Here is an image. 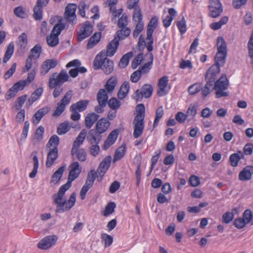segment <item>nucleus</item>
<instances>
[{
  "mask_svg": "<svg viewBox=\"0 0 253 253\" xmlns=\"http://www.w3.org/2000/svg\"><path fill=\"white\" fill-rule=\"evenodd\" d=\"M68 180L66 183L62 185L57 194L53 195L54 203L56 205L55 211L62 213L70 210L75 204L76 194L73 193L69 199L66 200L64 199L65 192L68 190L72 185V182L78 177L82 171V167L78 162H74L69 167Z\"/></svg>",
  "mask_w": 253,
  "mask_h": 253,
  "instance_id": "nucleus-1",
  "label": "nucleus"
},
{
  "mask_svg": "<svg viewBox=\"0 0 253 253\" xmlns=\"http://www.w3.org/2000/svg\"><path fill=\"white\" fill-rule=\"evenodd\" d=\"M137 114L133 121L134 125L133 136L139 137L143 133L144 128L145 106L143 104H139L136 106Z\"/></svg>",
  "mask_w": 253,
  "mask_h": 253,
  "instance_id": "nucleus-2",
  "label": "nucleus"
},
{
  "mask_svg": "<svg viewBox=\"0 0 253 253\" xmlns=\"http://www.w3.org/2000/svg\"><path fill=\"white\" fill-rule=\"evenodd\" d=\"M121 29L116 32L117 37H115L108 44L106 50L107 56L114 55L119 45L120 40H123L129 36L131 30L128 27L121 28Z\"/></svg>",
  "mask_w": 253,
  "mask_h": 253,
  "instance_id": "nucleus-3",
  "label": "nucleus"
},
{
  "mask_svg": "<svg viewBox=\"0 0 253 253\" xmlns=\"http://www.w3.org/2000/svg\"><path fill=\"white\" fill-rule=\"evenodd\" d=\"M93 66L96 70L102 68L106 74L109 75L113 71L114 63L105 56V53L100 52L95 57Z\"/></svg>",
  "mask_w": 253,
  "mask_h": 253,
  "instance_id": "nucleus-4",
  "label": "nucleus"
},
{
  "mask_svg": "<svg viewBox=\"0 0 253 253\" xmlns=\"http://www.w3.org/2000/svg\"><path fill=\"white\" fill-rule=\"evenodd\" d=\"M216 46L217 52L214 58L215 63L213 65L220 68L221 66L224 65L227 56L226 43L222 37H219L217 38Z\"/></svg>",
  "mask_w": 253,
  "mask_h": 253,
  "instance_id": "nucleus-5",
  "label": "nucleus"
},
{
  "mask_svg": "<svg viewBox=\"0 0 253 253\" xmlns=\"http://www.w3.org/2000/svg\"><path fill=\"white\" fill-rule=\"evenodd\" d=\"M212 89L215 90V96L217 98L228 96L229 93L225 90L229 85V81L226 74H222L220 78L213 83Z\"/></svg>",
  "mask_w": 253,
  "mask_h": 253,
  "instance_id": "nucleus-6",
  "label": "nucleus"
},
{
  "mask_svg": "<svg viewBox=\"0 0 253 253\" xmlns=\"http://www.w3.org/2000/svg\"><path fill=\"white\" fill-rule=\"evenodd\" d=\"M69 77L65 70H62L59 73H54L52 74L49 79V87L51 89L56 86H62V85L68 81Z\"/></svg>",
  "mask_w": 253,
  "mask_h": 253,
  "instance_id": "nucleus-7",
  "label": "nucleus"
},
{
  "mask_svg": "<svg viewBox=\"0 0 253 253\" xmlns=\"http://www.w3.org/2000/svg\"><path fill=\"white\" fill-rule=\"evenodd\" d=\"M65 27V24L61 23L56 24L53 27L50 35L46 37L47 43L49 46L54 47L58 44V36Z\"/></svg>",
  "mask_w": 253,
  "mask_h": 253,
  "instance_id": "nucleus-8",
  "label": "nucleus"
},
{
  "mask_svg": "<svg viewBox=\"0 0 253 253\" xmlns=\"http://www.w3.org/2000/svg\"><path fill=\"white\" fill-rule=\"evenodd\" d=\"M72 97V91L70 90L67 91L60 101L57 103L56 109L52 113L53 117H59L62 114L65 109L66 106L70 103Z\"/></svg>",
  "mask_w": 253,
  "mask_h": 253,
  "instance_id": "nucleus-9",
  "label": "nucleus"
},
{
  "mask_svg": "<svg viewBox=\"0 0 253 253\" xmlns=\"http://www.w3.org/2000/svg\"><path fill=\"white\" fill-rule=\"evenodd\" d=\"M153 91V87L150 84H144L141 89H137L133 98L136 102H140L143 98H148L150 97Z\"/></svg>",
  "mask_w": 253,
  "mask_h": 253,
  "instance_id": "nucleus-10",
  "label": "nucleus"
},
{
  "mask_svg": "<svg viewBox=\"0 0 253 253\" xmlns=\"http://www.w3.org/2000/svg\"><path fill=\"white\" fill-rule=\"evenodd\" d=\"M97 173H98L97 172L95 171L94 169H91L88 172L85 184L83 186L80 192V195L82 200L85 199L86 193L93 186Z\"/></svg>",
  "mask_w": 253,
  "mask_h": 253,
  "instance_id": "nucleus-11",
  "label": "nucleus"
},
{
  "mask_svg": "<svg viewBox=\"0 0 253 253\" xmlns=\"http://www.w3.org/2000/svg\"><path fill=\"white\" fill-rule=\"evenodd\" d=\"M93 32V26L89 21H86L77 33V40L81 42L88 37Z\"/></svg>",
  "mask_w": 253,
  "mask_h": 253,
  "instance_id": "nucleus-12",
  "label": "nucleus"
},
{
  "mask_svg": "<svg viewBox=\"0 0 253 253\" xmlns=\"http://www.w3.org/2000/svg\"><path fill=\"white\" fill-rule=\"evenodd\" d=\"M210 10L209 16L212 18H216L220 15L223 9L219 0H209Z\"/></svg>",
  "mask_w": 253,
  "mask_h": 253,
  "instance_id": "nucleus-13",
  "label": "nucleus"
},
{
  "mask_svg": "<svg viewBox=\"0 0 253 253\" xmlns=\"http://www.w3.org/2000/svg\"><path fill=\"white\" fill-rule=\"evenodd\" d=\"M26 83L25 81L20 80L14 84L7 91L5 98L6 100H9L14 97L19 90H21L26 86Z\"/></svg>",
  "mask_w": 253,
  "mask_h": 253,
  "instance_id": "nucleus-14",
  "label": "nucleus"
},
{
  "mask_svg": "<svg viewBox=\"0 0 253 253\" xmlns=\"http://www.w3.org/2000/svg\"><path fill=\"white\" fill-rule=\"evenodd\" d=\"M220 68L216 65H212L207 71L205 75V80L207 82L213 84L215 82L217 75L220 71Z\"/></svg>",
  "mask_w": 253,
  "mask_h": 253,
  "instance_id": "nucleus-15",
  "label": "nucleus"
},
{
  "mask_svg": "<svg viewBox=\"0 0 253 253\" xmlns=\"http://www.w3.org/2000/svg\"><path fill=\"white\" fill-rule=\"evenodd\" d=\"M57 240V237L55 235L47 236L43 238L38 244V248L46 250L54 245Z\"/></svg>",
  "mask_w": 253,
  "mask_h": 253,
  "instance_id": "nucleus-16",
  "label": "nucleus"
},
{
  "mask_svg": "<svg viewBox=\"0 0 253 253\" xmlns=\"http://www.w3.org/2000/svg\"><path fill=\"white\" fill-rule=\"evenodd\" d=\"M76 5L68 4L65 8L64 17L69 23H73L76 19Z\"/></svg>",
  "mask_w": 253,
  "mask_h": 253,
  "instance_id": "nucleus-17",
  "label": "nucleus"
},
{
  "mask_svg": "<svg viewBox=\"0 0 253 253\" xmlns=\"http://www.w3.org/2000/svg\"><path fill=\"white\" fill-rule=\"evenodd\" d=\"M102 134L94 128L91 129L87 134L86 140L89 144H99L102 139Z\"/></svg>",
  "mask_w": 253,
  "mask_h": 253,
  "instance_id": "nucleus-18",
  "label": "nucleus"
},
{
  "mask_svg": "<svg viewBox=\"0 0 253 253\" xmlns=\"http://www.w3.org/2000/svg\"><path fill=\"white\" fill-rule=\"evenodd\" d=\"M57 64L58 62L56 59H46L42 64L41 68V74L42 75H46L51 69L55 67Z\"/></svg>",
  "mask_w": 253,
  "mask_h": 253,
  "instance_id": "nucleus-19",
  "label": "nucleus"
},
{
  "mask_svg": "<svg viewBox=\"0 0 253 253\" xmlns=\"http://www.w3.org/2000/svg\"><path fill=\"white\" fill-rule=\"evenodd\" d=\"M110 123L106 118H102L96 122L94 129L101 133L105 132L109 128Z\"/></svg>",
  "mask_w": 253,
  "mask_h": 253,
  "instance_id": "nucleus-20",
  "label": "nucleus"
},
{
  "mask_svg": "<svg viewBox=\"0 0 253 253\" xmlns=\"http://www.w3.org/2000/svg\"><path fill=\"white\" fill-rule=\"evenodd\" d=\"M58 157V151L57 148H52L49 149L47 153V159L46 161V166L50 168L54 164L55 160Z\"/></svg>",
  "mask_w": 253,
  "mask_h": 253,
  "instance_id": "nucleus-21",
  "label": "nucleus"
},
{
  "mask_svg": "<svg viewBox=\"0 0 253 253\" xmlns=\"http://www.w3.org/2000/svg\"><path fill=\"white\" fill-rule=\"evenodd\" d=\"M111 159V157L110 156H106L100 163L97 169V172L99 175H101L102 173V175H104L106 173L110 166Z\"/></svg>",
  "mask_w": 253,
  "mask_h": 253,
  "instance_id": "nucleus-22",
  "label": "nucleus"
},
{
  "mask_svg": "<svg viewBox=\"0 0 253 253\" xmlns=\"http://www.w3.org/2000/svg\"><path fill=\"white\" fill-rule=\"evenodd\" d=\"M99 115L96 113L92 112L87 114L84 118V124L86 128L90 129L97 122Z\"/></svg>",
  "mask_w": 253,
  "mask_h": 253,
  "instance_id": "nucleus-23",
  "label": "nucleus"
},
{
  "mask_svg": "<svg viewBox=\"0 0 253 253\" xmlns=\"http://www.w3.org/2000/svg\"><path fill=\"white\" fill-rule=\"evenodd\" d=\"M71 154L73 157L76 155L80 162H84L86 159L87 154L84 148H72Z\"/></svg>",
  "mask_w": 253,
  "mask_h": 253,
  "instance_id": "nucleus-24",
  "label": "nucleus"
},
{
  "mask_svg": "<svg viewBox=\"0 0 253 253\" xmlns=\"http://www.w3.org/2000/svg\"><path fill=\"white\" fill-rule=\"evenodd\" d=\"M253 174V167L247 166L241 171L239 174V179L241 181L250 180Z\"/></svg>",
  "mask_w": 253,
  "mask_h": 253,
  "instance_id": "nucleus-25",
  "label": "nucleus"
},
{
  "mask_svg": "<svg viewBox=\"0 0 253 253\" xmlns=\"http://www.w3.org/2000/svg\"><path fill=\"white\" fill-rule=\"evenodd\" d=\"M168 83L169 79L167 76H164L159 80L158 86L160 90L158 91V93L159 96H163L167 93L165 92V90Z\"/></svg>",
  "mask_w": 253,
  "mask_h": 253,
  "instance_id": "nucleus-26",
  "label": "nucleus"
},
{
  "mask_svg": "<svg viewBox=\"0 0 253 253\" xmlns=\"http://www.w3.org/2000/svg\"><path fill=\"white\" fill-rule=\"evenodd\" d=\"M87 136V130L83 129L80 132L73 142L72 148H80Z\"/></svg>",
  "mask_w": 253,
  "mask_h": 253,
  "instance_id": "nucleus-27",
  "label": "nucleus"
},
{
  "mask_svg": "<svg viewBox=\"0 0 253 253\" xmlns=\"http://www.w3.org/2000/svg\"><path fill=\"white\" fill-rule=\"evenodd\" d=\"M49 111V109L47 107H43L38 110L33 117V123L38 124L40 122L42 118Z\"/></svg>",
  "mask_w": 253,
  "mask_h": 253,
  "instance_id": "nucleus-28",
  "label": "nucleus"
},
{
  "mask_svg": "<svg viewBox=\"0 0 253 253\" xmlns=\"http://www.w3.org/2000/svg\"><path fill=\"white\" fill-rule=\"evenodd\" d=\"M101 37V32H95L88 40L86 45V48L91 49L100 41Z\"/></svg>",
  "mask_w": 253,
  "mask_h": 253,
  "instance_id": "nucleus-29",
  "label": "nucleus"
},
{
  "mask_svg": "<svg viewBox=\"0 0 253 253\" xmlns=\"http://www.w3.org/2000/svg\"><path fill=\"white\" fill-rule=\"evenodd\" d=\"M89 101L87 100H81L75 103H73L70 107L76 110L81 112L85 111L89 104Z\"/></svg>",
  "mask_w": 253,
  "mask_h": 253,
  "instance_id": "nucleus-30",
  "label": "nucleus"
},
{
  "mask_svg": "<svg viewBox=\"0 0 253 253\" xmlns=\"http://www.w3.org/2000/svg\"><path fill=\"white\" fill-rule=\"evenodd\" d=\"M145 56L148 57L149 58V61L147 63L144 64L142 66V67H141L138 70V71H141V75L142 74L147 73L149 71V70L151 68L150 67V66H151L153 64V55L152 53V52L148 53L146 54Z\"/></svg>",
  "mask_w": 253,
  "mask_h": 253,
  "instance_id": "nucleus-31",
  "label": "nucleus"
},
{
  "mask_svg": "<svg viewBox=\"0 0 253 253\" xmlns=\"http://www.w3.org/2000/svg\"><path fill=\"white\" fill-rule=\"evenodd\" d=\"M244 157V154L241 151H239L237 153L231 154L229 157L231 165L234 167H237L240 160L243 158Z\"/></svg>",
  "mask_w": 253,
  "mask_h": 253,
  "instance_id": "nucleus-32",
  "label": "nucleus"
},
{
  "mask_svg": "<svg viewBox=\"0 0 253 253\" xmlns=\"http://www.w3.org/2000/svg\"><path fill=\"white\" fill-rule=\"evenodd\" d=\"M129 90V84L128 82L126 81L121 85L120 90L118 93V97L122 100L127 95Z\"/></svg>",
  "mask_w": 253,
  "mask_h": 253,
  "instance_id": "nucleus-33",
  "label": "nucleus"
},
{
  "mask_svg": "<svg viewBox=\"0 0 253 253\" xmlns=\"http://www.w3.org/2000/svg\"><path fill=\"white\" fill-rule=\"evenodd\" d=\"M66 169V166H62L59 168L54 173L52 174L50 182L57 183L61 178L63 172Z\"/></svg>",
  "mask_w": 253,
  "mask_h": 253,
  "instance_id": "nucleus-34",
  "label": "nucleus"
},
{
  "mask_svg": "<svg viewBox=\"0 0 253 253\" xmlns=\"http://www.w3.org/2000/svg\"><path fill=\"white\" fill-rule=\"evenodd\" d=\"M108 96L104 89H100L97 94V100L98 104L106 105Z\"/></svg>",
  "mask_w": 253,
  "mask_h": 253,
  "instance_id": "nucleus-35",
  "label": "nucleus"
},
{
  "mask_svg": "<svg viewBox=\"0 0 253 253\" xmlns=\"http://www.w3.org/2000/svg\"><path fill=\"white\" fill-rule=\"evenodd\" d=\"M44 131V127L42 126H40L38 127L36 130L34 137L32 139L33 144H36L42 139Z\"/></svg>",
  "mask_w": 253,
  "mask_h": 253,
  "instance_id": "nucleus-36",
  "label": "nucleus"
},
{
  "mask_svg": "<svg viewBox=\"0 0 253 253\" xmlns=\"http://www.w3.org/2000/svg\"><path fill=\"white\" fill-rule=\"evenodd\" d=\"M118 83V79L116 77H111L105 85V89L108 92H112Z\"/></svg>",
  "mask_w": 253,
  "mask_h": 253,
  "instance_id": "nucleus-37",
  "label": "nucleus"
},
{
  "mask_svg": "<svg viewBox=\"0 0 253 253\" xmlns=\"http://www.w3.org/2000/svg\"><path fill=\"white\" fill-rule=\"evenodd\" d=\"M37 153L38 152L37 151H34L32 153V155H34L33 158L34 167L32 171L29 174V177L31 178H34L38 172V169L39 168V160L38 157L37 156Z\"/></svg>",
  "mask_w": 253,
  "mask_h": 253,
  "instance_id": "nucleus-38",
  "label": "nucleus"
},
{
  "mask_svg": "<svg viewBox=\"0 0 253 253\" xmlns=\"http://www.w3.org/2000/svg\"><path fill=\"white\" fill-rule=\"evenodd\" d=\"M14 50V44L13 42H10L7 46L6 51L5 52L3 62L6 63L11 58L13 54Z\"/></svg>",
  "mask_w": 253,
  "mask_h": 253,
  "instance_id": "nucleus-39",
  "label": "nucleus"
},
{
  "mask_svg": "<svg viewBox=\"0 0 253 253\" xmlns=\"http://www.w3.org/2000/svg\"><path fill=\"white\" fill-rule=\"evenodd\" d=\"M228 19L227 16H223L218 22L211 23L210 24V28L213 30H217L220 29L222 25L226 24L228 21Z\"/></svg>",
  "mask_w": 253,
  "mask_h": 253,
  "instance_id": "nucleus-40",
  "label": "nucleus"
},
{
  "mask_svg": "<svg viewBox=\"0 0 253 253\" xmlns=\"http://www.w3.org/2000/svg\"><path fill=\"white\" fill-rule=\"evenodd\" d=\"M153 31L152 30L149 29H147V40L149 41L147 43L146 47L149 53L151 52L153 50Z\"/></svg>",
  "mask_w": 253,
  "mask_h": 253,
  "instance_id": "nucleus-41",
  "label": "nucleus"
},
{
  "mask_svg": "<svg viewBox=\"0 0 253 253\" xmlns=\"http://www.w3.org/2000/svg\"><path fill=\"white\" fill-rule=\"evenodd\" d=\"M132 52H128L124 55L119 62V66L121 68H125L128 64L129 59L132 57Z\"/></svg>",
  "mask_w": 253,
  "mask_h": 253,
  "instance_id": "nucleus-42",
  "label": "nucleus"
},
{
  "mask_svg": "<svg viewBox=\"0 0 253 253\" xmlns=\"http://www.w3.org/2000/svg\"><path fill=\"white\" fill-rule=\"evenodd\" d=\"M60 142V139L56 135H53L49 139L47 144L46 148L49 149L52 148H57Z\"/></svg>",
  "mask_w": 253,
  "mask_h": 253,
  "instance_id": "nucleus-43",
  "label": "nucleus"
},
{
  "mask_svg": "<svg viewBox=\"0 0 253 253\" xmlns=\"http://www.w3.org/2000/svg\"><path fill=\"white\" fill-rule=\"evenodd\" d=\"M197 106L195 104H191L188 108L186 115L188 118L189 121L193 119L197 114Z\"/></svg>",
  "mask_w": 253,
  "mask_h": 253,
  "instance_id": "nucleus-44",
  "label": "nucleus"
},
{
  "mask_svg": "<svg viewBox=\"0 0 253 253\" xmlns=\"http://www.w3.org/2000/svg\"><path fill=\"white\" fill-rule=\"evenodd\" d=\"M237 211L236 209H233L231 212H226L222 216V222L226 224L229 223L234 218V213Z\"/></svg>",
  "mask_w": 253,
  "mask_h": 253,
  "instance_id": "nucleus-45",
  "label": "nucleus"
},
{
  "mask_svg": "<svg viewBox=\"0 0 253 253\" xmlns=\"http://www.w3.org/2000/svg\"><path fill=\"white\" fill-rule=\"evenodd\" d=\"M126 151V146L125 145L119 147L115 152L114 160L116 161L121 159L124 156Z\"/></svg>",
  "mask_w": 253,
  "mask_h": 253,
  "instance_id": "nucleus-46",
  "label": "nucleus"
},
{
  "mask_svg": "<svg viewBox=\"0 0 253 253\" xmlns=\"http://www.w3.org/2000/svg\"><path fill=\"white\" fill-rule=\"evenodd\" d=\"M42 48L40 44H36L30 50L31 54L29 56H31L32 58L36 57V58H38L42 52Z\"/></svg>",
  "mask_w": 253,
  "mask_h": 253,
  "instance_id": "nucleus-47",
  "label": "nucleus"
},
{
  "mask_svg": "<svg viewBox=\"0 0 253 253\" xmlns=\"http://www.w3.org/2000/svg\"><path fill=\"white\" fill-rule=\"evenodd\" d=\"M28 96L27 95H23L20 97H18L16 101L15 102L14 108L16 110H19L21 109L25 101L27 99Z\"/></svg>",
  "mask_w": 253,
  "mask_h": 253,
  "instance_id": "nucleus-48",
  "label": "nucleus"
},
{
  "mask_svg": "<svg viewBox=\"0 0 253 253\" xmlns=\"http://www.w3.org/2000/svg\"><path fill=\"white\" fill-rule=\"evenodd\" d=\"M142 18L143 16L140 7L139 6H136L133 11V20L137 23L143 22Z\"/></svg>",
  "mask_w": 253,
  "mask_h": 253,
  "instance_id": "nucleus-49",
  "label": "nucleus"
},
{
  "mask_svg": "<svg viewBox=\"0 0 253 253\" xmlns=\"http://www.w3.org/2000/svg\"><path fill=\"white\" fill-rule=\"evenodd\" d=\"M164 115V110L162 106L158 107L156 111L155 119L153 125V127H155L158 125L159 122Z\"/></svg>",
  "mask_w": 253,
  "mask_h": 253,
  "instance_id": "nucleus-50",
  "label": "nucleus"
},
{
  "mask_svg": "<svg viewBox=\"0 0 253 253\" xmlns=\"http://www.w3.org/2000/svg\"><path fill=\"white\" fill-rule=\"evenodd\" d=\"M27 44V36L25 33H22L18 37V45L23 49H25Z\"/></svg>",
  "mask_w": 253,
  "mask_h": 253,
  "instance_id": "nucleus-51",
  "label": "nucleus"
},
{
  "mask_svg": "<svg viewBox=\"0 0 253 253\" xmlns=\"http://www.w3.org/2000/svg\"><path fill=\"white\" fill-rule=\"evenodd\" d=\"M14 13L17 17L21 18H25L27 17L25 9L21 6L15 8Z\"/></svg>",
  "mask_w": 253,
  "mask_h": 253,
  "instance_id": "nucleus-52",
  "label": "nucleus"
},
{
  "mask_svg": "<svg viewBox=\"0 0 253 253\" xmlns=\"http://www.w3.org/2000/svg\"><path fill=\"white\" fill-rule=\"evenodd\" d=\"M102 242L104 244L105 247H108L112 244L113 238L112 236L104 233L101 235Z\"/></svg>",
  "mask_w": 253,
  "mask_h": 253,
  "instance_id": "nucleus-53",
  "label": "nucleus"
},
{
  "mask_svg": "<svg viewBox=\"0 0 253 253\" xmlns=\"http://www.w3.org/2000/svg\"><path fill=\"white\" fill-rule=\"evenodd\" d=\"M42 8L35 5L34 7L33 17L36 21L40 20L42 18Z\"/></svg>",
  "mask_w": 253,
  "mask_h": 253,
  "instance_id": "nucleus-54",
  "label": "nucleus"
},
{
  "mask_svg": "<svg viewBox=\"0 0 253 253\" xmlns=\"http://www.w3.org/2000/svg\"><path fill=\"white\" fill-rule=\"evenodd\" d=\"M70 128L67 122L61 124L57 128V132L59 135H63L67 133Z\"/></svg>",
  "mask_w": 253,
  "mask_h": 253,
  "instance_id": "nucleus-55",
  "label": "nucleus"
},
{
  "mask_svg": "<svg viewBox=\"0 0 253 253\" xmlns=\"http://www.w3.org/2000/svg\"><path fill=\"white\" fill-rule=\"evenodd\" d=\"M116 208V204L114 202H110L108 204L105 208L104 212V215L107 216L114 212L115 208Z\"/></svg>",
  "mask_w": 253,
  "mask_h": 253,
  "instance_id": "nucleus-56",
  "label": "nucleus"
},
{
  "mask_svg": "<svg viewBox=\"0 0 253 253\" xmlns=\"http://www.w3.org/2000/svg\"><path fill=\"white\" fill-rule=\"evenodd\" d=\"M108 104L109 107L114 110H117L121 105L120 101L115 97L111 98L108 101Z\"/></svg>",
  "mask_w": 253,
  "mask_h": 253,
  "instance_id": "nucleus-57",
  "label": "nucleus"
},
{
  "mask_svg": "<svg viewBox=\"0 0 253 253\" xmlns=\"http://www.w3.org/2000/svg\"><path fill=\"white\" fill-rule=\"evenodd\" d=\"M177 27L179 30L181 35H183L186 31V25L185 18L183 17L182 19L177 22Z\"/></svg>",
  "mask_w": 253,
  "mask_h": 253,
  "instance_id": "nucleus-58",
  "label": "nucleus"
},
{
  "mask_svg": "<svg viewBox=\"0 0 253 253\" xmlns=\"http://www.w3.org/2000/svg\"><path fill=\"white\" fill-rule=\"evenodd\" d=\"M143 58V53H140L133 59L131 62V67L133 69H136L140 64Z\"/></svg>",
  "mask_w": 253,
  "mask_h": 253,
  "instance_id": "nucleus-59",
  "label": "nucleus"
},
{
  "mask_svg": "<svg viewBox=\"0 0 253 253\" xmlns=\"http://www.w3.org/2000/svg\"><path fill=\"white\" fill-rule=\"evenodd\" d=\"M91 146L89 148L90 154L94 157L97 156L100 151L99 144L94 143L90 144Z\"/></svg>",
  "mask_w": 253,
  "mask_h": 253,
  "instance_id": "nucleus-60",
  "label": "nucleus"
},
{
  "mask_svg": "<svg viewBox=\"0 0 253 253\" xmlns=\"http://www.w3.org/2000/svg\"><path fill=\"white\" fill-rule=\"evenodd\" d=\"M248 0H232V6L236 9H239L245 6Z\"/></svg>",
  "mask_w": 253,
  "mask_h": 253,
  "instance_id": "nucleus-61",
  "label": "nucleus"
},
{
  "mask_svg": "<svg viewBox=\"0 0 253 253\" xmlns=\"http://www.w3.org/2000/svg\"><path fill=\"white\" fill-rule=\"evenodd\" d=\"M144 23L143 22L137 23L133 33V36L134 38H137L140 33L143 30Z\"/></svg>",
  "mask_w": 253,
  "mask_h": 253,
  "instance_id": "nucleus-62",
  "label": "nucleus"
},
{
  "mask_svg": "<svg viewBox=\"0 0 253 253\" xmlns=\"http://www.w3.org/2000/svg\"><path fill=\"white\" fill-rule=\"evenodd\" d=\"M202 87L200 84H195L190 85L188 88V92L191 95H193L198 92Z\"/></svg>",
  "mask_w": 253,
  "mask_h": 253,
  "instance_id": "nucleus-63",
  "label": "nucleus"
},
{
  "mask_svg": "<svg viewBox=\"0 0 253 253\" xmlns=\"http://www.w3.org/2000/svg\"><path fill=\"white\" fill-rule=\"evenodd\" d=\"M248 48L249 56L252 59H253V31L252 32L248 43Z\"/></svg>",
  "mask_w": 253,
  "mask_h": 253,
  "instance_id": "nucleus-64",
  "label": "nucleus"
}]
</instances>
